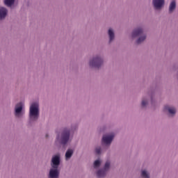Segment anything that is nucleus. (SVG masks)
Masks as SVG:
<instances>
[{
	"label": "nucleus",
	"instance_id": "2eb2a0df",
	"mask_svg": "<svg viewBox=\"0 0 178 178\" xmlns=\"http://www.w3.org/2000/svg\"><path fill=\"white\" fill-rule=\"evenodd\" d=\"M108 35L110 38V42L111 41H113V38H115V33H113V31L112 29H108Z\"/></svg>",
	"mask_w": 178,
	"mask_h": 178
},
{
	"label": "nucleus",
	"instance_id": "f257e3e1",
	"mask_svg": "<svg viewBox=\"0 0 178 178\" xmlns=\"http://www.w3.org/2000/svg\"><path fill=\"white\" fill-rule=\"evenodd\" d=\"M40 116V111L38 110V104L33 103L30 106L29 118L30 120H37Z\"/></svg>",
	"mask_w": 178,
	"mask_h": 178
},
{
	"label": "nucleus",
	"instance_id": "aec40b11",
	"mask_svg": "<svg viewBox=\"0 0 178 178\" xmlns=\"http://www.w3.org/2000/svg\"><path fill=\"white\" fill-rule=\"evenodd\" d=\"M95 152L96 154H97L98 155H99V154H101V147H97L95 149Z\"/></svg>",
	"mask_w": 178,
	"mask_h": 178
},
{
	"label": "nucleus",
	"instance_id": "a211bd4d",
	"mask_svg": "<svg viewBox=\"0 0 178 178\" xmlns=\"http://www.w3.org/2000/svg\"><path fill=\"white\" fill-rule=\"evenodd\" d=\"M142 177L143 178H149V175L147 173V171L143 170L141 174Z\"/></svg>",
	"mask_w": 178,
	"mask_h": 178
},
{
	"label": "nucleus",
	"instance_id": "423d86ee",
	"mask_svg": "<svg viewBox=\"0 0 178 178\" xmlns=\"http://www.w3.org/2000/svg\"><path fill=\"white\" fill-rule=\"evenodd\" d=\"M114 137L115 135L113 134H111V135H104L102 138V143L108 145L112 143Z\"/></svg>",
	"mask_w": 178,
	"mask_h": 178
},
{
	"label": "nucleus",
	"instance_id": "9b49d317",
	"mask_svg": "<svg viewBox=\"0 0 178 178\" xmlns=\"http://www.w3.org/2000/svg\"><path fill=\"white\" fill-rule=\"evenodd\" d=\"M143 34V29L141 28L136 29L134 30L132 33V37L134 38L135 37H138V35H141Z\"/></svg>",
	"mask_w": 178,
	"mask_h": 178
},
{
	"label": "nucleus",
	"instance_id": "f3484780",
	"mask_svg": "<svg viewBox=\"0 0 178 178\" xmlns=\"http://www.w3.org/2000/svg\"><path fill=\"white\" fill-rule=\"evenodd\" d=\"M145 38H147V36L145 35L140 36L136 41L137 44H141V42H143V41H145Z\"/></svg>",
	"mask_w": 178,
	"mask_h": 178
},
{
	"label": "nucleus",
	"instance_id": "ddd939ff",
	"mask_svg": "<svg viewBox=\"0 0 178 178\" xmlns=\"http://www.w3.org/2000/svg\"><path fill=\"white\" fill-rule=\"evenodd\" d=\"M72 155H73V150H72L71 149H69L65 153V159H70Z\"/></svg>",
	"mask_w": 178,
	"mask_h": 178
},
{
	"label": "nucleus",
	"instance_id": "6e6552de",
	"mask_svg": "<svg viewBox=\"0 0 178 178\" xmlns=\"http://www.w3.org/2000/svg\"><path fill=\"white\" fill-rule=\"evenodd\" d=\"M23 111V103L20 102L15 106V116L19 117Z\"/></svg>",
	"mask_w": 178,
	"mask_h": 178
},
{
	"label": "nucleus",
	"instance_id": "7ed1b4c3",
	"mask_svg": "<svg viewBox=\"0 0 178 178\" xmlns=\"http://www.w3.org/2000/svg\"><path fill=\"white\" fill-rule=\"evenodd\" d=\"M70 138V131L67 129H65L63 132L61 137V144L63 145H66L67 142L69 141V138Z\"/></svg>",
	"mask_w": 178,
	"mask_h": 178
},
{
	"label": "nucleus",
	"instance_id": "9d476101",
	"mask_svg": "<svg viewBox=\"0 0 178 178\" xmlns=\"http://www.w3.org/2000/svg\"><path fill=\"white\" fill-rule=\"evenodd\" d=\"M6 15H8V10L3 7L0 8V20L1 19H4V17H6Z\"/></svg>",
	"mask_w": 178,
	"mask_h": 178
},
{
	"label": "nucleus",
	"instance_id": "4468645a",
	"mask_svg": "<svg viewBox=\"0 0 178 178\" xmlns=\"http://www.w3.org/2000/svg\"><path fill=\"white\" fill-rule=\"evenodd\" d=\"M175 9H176V1H172L170 4V8H169L170 13H172V11L175 10Z\"/></svg>",
	"mask_w": 178,
	"mask_h": 178
},
{
	"label": "nucleus",
	"instance_id": "f8f14e48",
	"mask_svg": "<svg viewBox=\"0 0 178 178\" xmlns=\"http://www.w3.org/2000/svg\"><path fill=\"white\" fill-rule=\"evenodd\" d=\"M164 111H168L170 115H175L176 113V108L170 107L169 106H165Z\"/></svg>",
	"mask_w": 178,
	"mask_h": 178
},
{
	"label": "nucleus",
	"instance_id": "20e7f679",
	"mask_svg": "<svg viewBox=\"0 0 178 178\" xmlns=\"http://www.w3.org/2000/svg\"><path fill=\"white\" fill-rule=\"evenodd\" d=\"M109 166H111V163L109 161L106 162L104 170H99V171H97V177H105V175H106V170L109 169Z\"/></svg>",
	"mask_w": 178,
	"mask_h": 178
},
{
	"label": "nucleus",
	"instance_id": "412c9836",
	"mask_svg": "<svg viewBox=\"0 0 178 178\" xmlns=\"http://www.w3.org/2000/svg\"><path fill=\"white\" fill-rule=\"evenodd\" d=\"M145 105H147V101L143 100L142 101V106H145Z\"/></svg>",
	"mask_w": 178,
	"mask_h": 178
},
{
	"label": "nucleus",
	"instance_id": "39448f33",
	"mask_svg": "<svg viewBox=\"0 0 178 178\" xmlns=\"http://www.w3.org/2000/svg\"><path fill=\"white\" fill-rule=\"evenodd\" d=\"M51 166L54 169H58V167L60 163V157L58 155L54 156L51 159Z\"/></svg>",
	"mask_w": 178,
	"mask_h": 178
},
{
	"label": "nucleus",
	"instance_id": "f03ea898",
	"mask_svg": "<svg viewBox=\"0 0 178 178\" xmlns=\"http://www.w3.org/2000/svg\"><path fill=\"white\" fill-rule=\"evenodd\" d=\"M104 63V61L102 60V58L101 57H95L93 58L92 60L90 61V67H100L101 65Z\"/></svg>",
	"mask_w": 178,
	"mask_h": 178
},
{
	"label": "nucleus",
	"instance_id": "1a4fd4ad",
	"mask_svg": "<svg viewBox=\"0 0 178 178\" xmlns=\"http://www.w3.org/2000/svg\"><path fill=\"white\" fill-rule=\"evenodd\" d=\"M59 176V172L58 171V168H52L49 172V177L50 178H58Z\"/></svg>",
	"mask_w": 178,
	"mask_h": 178
},
{
	"label": "nucleus",
	"instance_id": "6ab92c4d",
	"mask_svg": "<svg viewBox=\"0 0 178 178\" xmlns=\"http://www.w3.org/2000/svg\"><path fill=\"white\" fill-rule=\"evenodd\" d=\"M101 165V161L99 160H96L94 163V168H98Z\"/></svg>",
	"mask_w": 178,
	"mask_h": 178
},
{
	"label": "nucleus",
	"instance_id": "dca6fc26",
	"mask_svg": "<svg viewBox=\"0 0 178 178\" xmlns=\"http://www.w3.org/2000/svg\"><path fill=\"white\" fill-rule=\"evenodd\" d=\"M4 3L6 6H12L15 3V0H4Z\"/></svg>",
	"mask_w": 178,
	"mask_h": 178
},
{
	"label": "nucleus",
	"instance_id": "0eeeda50",
	"mask_svg": "<svg viewBox=\"0 0 178 178\" xmlns=\"http://www.w3.org/2000/svg\"><path fill=\"white\" fill-rule=\"evenodd\" d=\"M165 3V0H153V5L155 9H161Z\"/></svg>",
	"mask_w": 178,
	"mask_h": 178
}]
</instances>
